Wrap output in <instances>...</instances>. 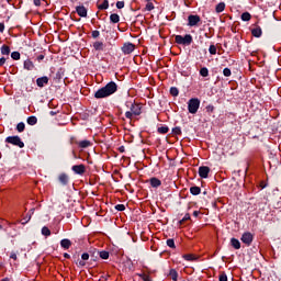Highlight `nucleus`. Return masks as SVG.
<instances>
[{
    "label": "nucleus",
    "mask_w": 281,
    "mask_h": 281,
    "mask_svg": "<svg viewBox=\"0 0 281 281\" xmlns=\"http://www.w3.org/2000/svg\"><path fill=\"white\" fill-rule=\"evenodd\" d=\"M209 53L211 56H216V46L214 44L209 47Z\"/></svg>",
    "instance_id": "ea45409f"
},
{
    "label": "nucleus",
    "mask_w": 281,
    "mask_h": 281,
    "mask_svg": "<svg viewBox=\"0 0 281 281\" xmlns=\"http://www.w3.org/2000/svg\"><path fill=\"white\" fill-rule=\"evenodd\" d=\"M145 10H147V12H151V10H155V4H153V2H148Z\"/></svg>",
    "instance_id": "a18cd8bd"
},
{
    "label": "nucleus",
    "mask_w": 281,
    "mask_h": 281,
    "mask_svg": "<svg viewBox=\"0 0 281 281\" xmlns=\"http://www.w3.org/2000/svg\"><path fill=\"white\" fill-rule=\"evenodd\" d=\"M29 126H36L38 119L36 116H29L26 120Z\"/></svg>",
    "instance_id": "5701e85b"
},
{
    "label": "nucleus",
    "mask_w": 281,
    "mask_h": 281,
    "mask_svg": "<svg viewBox=\"0 0 281 281\" xmlns=\"http://www.w3.org/2000/svg\"><path fill=\"white\" fill-rule=\"evenodd\" d=\"M125 105L134 115H142V105L139 103L126 102Z\"/></svg>",
    "instance_id": "39448f33"
},
{
    "label": "nucleus",
    "mask_w": 281,
    "mask_h": 281,
    "mask_svg": "<svg viewBox=\"0 0 281 281\" xmlns=\"http://www.w3.org/2000/svg\"><path fill=\"white\" fill-rule=\"evenodd\" d=\"M193 41L194 40L191 34H186L184 36L183 35L175 36V42L177 43V45L190 46V45H192Z\"/></svg>",
    "instance_id": "f03ea898"
},
{
    "label": "nucleus",
    "mask_w": 281,
    "mask_h": 281,
    "mask_svg": "<svg viewBox=\"0 0 281 281\" xmlns=\"http://www.w3.org/2000/svg\"><path fill=\"white\" fill-rule=\"evenodd\" d=\"M34 5H36V8H40L41 5V0H33Z\"/></svg>",
    "instance_id": "052dcab7"
},
{
    "label": "nucleus",
    "mask_w": 281,
    "mask_h": 281,
    "mask_svg": "<svg viewBox=\"0 0 281 281\" xmlns=\"http://www.w3.org/2000/svg\"><path fill=\"white\" fill-rule=\"evenodd\" d=\"M58 181L61 186H69V175L63 172L58 176Z\"/></svg>",
    "instance_id": "ddd939ff"
},
{
    "label": "nucleus",
    "mask_w": 281,
    "mask_h": 281,
    "mask_svg": "<svg viewBox=\"0 0 281 281\" xmlns=\"http://www.w3.org/2000/svg\"><path fill=\"white\" fill-rule=\"evenodd\" d=\"M183 258H184V260H188L190 262H192L193 260H196L194 255H184Z\"/></svg>",
    "instance_id": "49530a36"
},
{
    "label": "nucleus",
    "mask_w": 281,
    "mask_h": 281,
    "mask_svg": "<svg viewBox=\"0 0 281 281\" xmlns=\"http://www.w3.org/2000/svg\"><path fill=\"white\" fill-rule=\"evenodd\" d=\"M121 49L125 55L133 54V52H135V44L125 43Z\"/></svg>",
    "instance_id": "9d476101"
},
{
    "label": "nucleus",
    "mask_w": 281,
    "mask_h": 281,
    "mask_svg": "<svg viewBox=\"0 0 281 281\" xmlns=\"http://www.w3.org/2000/svg\"><path fill=\"white\" fill-rule=\"evenodd\" d=\"M89 258H90V255H89V252H83L82 255H81V260H78V262H77V266L78 267H86V265H87V262H85V260H89Z\"/></svg>",
    "instance_id": "dca6fc26"
},
{
    "label": "nucleus",
    "mask_w": 281,
    "mask_h": 281,
    "mask_svg": "<svg viewBox=\"0 0 281 281\" xmlns=\"http://www.w3.org/2000/svg\"><path fill=\"white\" fill-rule=\"evenodd\" d=\"M23 69L25 71H34L36 70V65L34 64V61H32L30 58H26L24 61H23Z\"/></svg>",
    "instance_id": "6e6552de"
},
{
    "label": "nucleus",
    "mask_w": 281,
    "mask_h": 281,
    "mask_svg": "<svg viewBox=\"0 0 281 281\" xmlns=\"http://www.w3.org/2000/svg\"><path fill=\"white\" fill-rule=\"evenodd\" d=\"M186 221H190V213H187L182 220L179 221V225H183Z\"/></svg>",
    "instance_id": "79ce46f5"
},
{
    "label": "nucleus",
    "mask_w": 281,
    "mask_h": 281,
    "mask_svg": "<svg viewBox=\"0 0 281 281\" xmlns=\"http://www.w3.org/2000/svg\"><path fill=\"white\" fill-rule=\"evenodd\" d=\"M16 131L18 133H23V131H25V123L24 122L18 123Z\"/></svg>",
    "instance_id": "72a5a7b5"
},
{
    "label": "nucleus",
    "mask_w": 281,
    "mask_h": 281,
    "mask_svg": "<svg viewBox=\"0 0 281 281\" xmlns=\"http://www.w3.org/2000/svg\"><path fill=\"white\" fill-rule=\"evenodd\" d=\"M2 281H10V278H4L2 279Z\"/></svg>",
    "instance_id": "774afa93"
},
{
    "label": "nucleus",
    "mask_w": 281,
    "mask_h": 281,
    "mask_svg": "<svg viewBox=\"0 0 281 281\" xmlns=\"http://www.w3.org/2000/svg\"><path fill=\"white\" fill-rule=\"evenodd\" d=\"M76 12L78 14V16H81V18H87V8L85 5H78L76 7Z\"/></svg>",
    "instance_id": "4468645a"
},
{
    "label": "nucleus",
    "mask_w": 281,
    "mask_h": 281,
    "mask_svg": "<svg viewBox=\"0 0 281 281\" xmlns=\"http://www.w3.org/2000/svg\"><path fill=\"white\" fill-rule=\"evenodd\" d=\"M109 251L106 250H102V251H99V258H101L102 260H109Z\"/></svg>",
    "instance_id": "2f4dec72"
},
{
    "label": "nucleus",
    "mask_w": 281,
    "mask_h": 281,
    "mask_svg": "<svg viewBox=\"0 0 281 281\" xmlns=\"http://www.w3.org/2000/svg\"><path fill=\"white\" fill-rule=\"evenodd\" d=\"M220 281H227V273L222 272L218 278Z\"/></svg>",
    "instance_id": "8fccbe9b"
},
{
    "label": "nucleus",
    "mask_w": 281,
    "mask_h": 281,
    "mask_svg": "<svg viewBox=\"0 0 281 281\" xmlns=\"http://www.w3.org/2000/svg\"><path fill=\"white\" fill-rule=\"evenodd\" d=\"M200 76H202V78H207V76H210V69H207V67H202L200 69Z\"/></svg>",
    "instance_id": "c85d7f7f"
},
{
    "label": "nucleus",
    "mask_w": 281,
    "mask_h": 281,
    "mask_svg": "<svg viewBox=\"0 0 281 281\" xmlns=\"http://www.w3.org/2000/svg\"><path fill=\"white\" fill-rule=\"evenodd\" d=\"M111 23H120V15L117 13H112L110 15Z\"/></svg>",
    "instance_id": "c756f323"
},
{
    "label": "nucleus",
    "mask_w": 281,
    "mask_h": 281,
    "mask_svg": "<svg viewBox=\"0 0 281 281\" xmlns=\"http://www.w3.org/2000/svg\"><path fill=\"white\" fill-rule=\"evenodd\" d=\"M167 245L170 247V249H175L177 247L175 245V239H172V238L167 239Z\"/></svg>",
    "instance_id": "c03bdc74"
},
{
    "label": "nucleus",
    "mask_w": 281,
    "mask_h": 281,
    "mask_svg": "<svg viewBox=\"0 0 281 281\" xmlns=\"http://www.w3.org/2000/svg\"><path fill=\"white\" fill-rule=\"evenodd\" d=\"M30 221H32V214H26L25 217H23L22 220V225H27V223H30Z\"/></svg>",
    "instance_id": "58836bf2"
},
{
    "label": "nucleus",
    "mask_w": 281,
    "mask_h": 281,
    "mask_svg": "<svg viewBox=\"0 0 281 281\" xmlns=\"http://www.w3.org/2000/svg\"><path fill=\"white\" fill-rule=\"evenodd\" d=\"M36 85L40 87V89H43V87H46V85H49V77L43 76L36 79Z\"/></svg>",
    "instance_id": "f8f14e48"
},
{
    "label": "nucleus",
    "mask_w": 281,
    "mask_h": 281,
    "mask_svg": "<svg viewBox=\"0 0 281 281\" xmlns=\"http://www.w3.org/2000/svg\"><path fill=\"white\" fill-rule=\"evenodd\" d=\"M76 142H78V140H76V137L70 138V144H76Z\"/></svg>",
    "instance_id": "e2e57ef3"
},
{
    "label": "nucleus",
    "mask_w": 281,
    "mask_h": 281,
    "mask_svg": "<svg viewBox=\"0 0 281 281\" xmlns=\"http://www.w3.org/2000/svg\"><path fill=\"white\" fill-rule=\"evenodd\" d=\"M34 212H35V209H31L27 214H31V216H32V214H34Z\"/></svg>",
    "instance_id": "69168bd1"
},
{
    "label": "nucleus",
    "mask_w": 281,
    "mask_h": 281,
    "mask_svg": "<svg viewBox=\"0 0 281 281\" xmlns=\"http://www.w3.org/2000/svg\"><path fill=\"white\" fill-rule=\"evenodd\" d=\"M11 58L13 59V60H21V53H19V52H12L11 53Z\"/></svg>",
    "instance_id": "e433bc0d"
},
{
    "label": "nucleus",
    "mask_w": 281,
    "mask_h": 281,
    "mask_svg": "<svg viewBox=\"0 0 281 281\" xmlns=\"http://www.w3.org/2000/svg\"><path fill=\"white\" fill-rule=\"evenodd\" d=\"M100 36V31H92V38H98Z\"/></svg>",
    "instance_id": "5fc2aeb1"
},
{
    "label": "nucleus",
    "mask_w": 281,
    "mask_h": 281,
    "mask_svg": "<svg viewBox=\"0 0 281 281\" xmlns=\"http://www.w3.org/2000/svg\"><path fill=\"white\" fill-rule=\"evenodd\" d=\"M173 135H181V128L179 126H176L172 128Z\"/></svg>",
    "instance_id": "09e8293b"
},
{
    "label": "nucleus",
    "mask_w": 281,
    "mask_h": 281,
    "mask_svg": "<svg viewBox=\"0 0 281 281\" xmlns=\"http://www.w3.org/2000/svg\"><path fill=\"white\" fill-rule=\"evenodd\" d=\"M240 240L241 243H244L246 247H250L251 244L254 243V234L246 232L241 235Z\"/></svg>",
    "instance_id": "0eeeda50"
},
{
    "label": "nucleus",
    "mask_w": 281,
    "mask_h": 281,
    "mask_svg": "<svg viewBox=\"0 0 281 281\" xmlns=\"http://www.w3.org/2000/svg\"><path fill=\"white\" fill-rule=\"evenodd\" d=\"M241 21H251V13L249 12H244L241 14Z\"/></svg>",
    "instance_id": "c9c22d12"
},
{
    "label": "nucleus",
    "mask_w": 281,
    "mask_h": 281,
    "mask_svg": "<svg viewBox=\"0 0 281 281\" xmlns=\"http://www.w3.org/2000/svg\"><path fill=\"white\" fill-rule=\"evenodd\" d=\"M98 10H109V0H103L101 4H98Z\"/></svg>",
    "instance_id": "7c9ffc66"
},
{
    "label": "nucleus",
    "mask_w": 281,
    "mask_h": 281,
    "mask_svg": "<svg viewBox=\"0 0 281 281\" xmlns=\"http://www.w3.org/2000/svg\"><path fill=\"white\" fill-rule=\"evenodd\" d=\"M0 52H1L2 56H10V46L2 45L0 48Z\"/></svg>",
    "instance_id": "393cba45"
},
{
    "label": "nucleus",
    "mask_w": 281,
    "mask_h": 281,
    "mask_svg": "<svg viewBox=\"0 0 281 281\" xmlns=\"http://www.w3.org/2000/svg\"><path fill=\"white\" fill-rule=\"evenodd\" d=\"M114 93H117V83L115 81H110L94 92V98L95 100H102L104 98H111Z\"/></svg>",
    "instance_id": "f257e3e1"
},
{
    "label": "nucleus",
    "mask_w": 281,
    "mask_h": 281,
    "mask_svg": "<svg viewBox=\"0 0 281 281\" xmlns=\"http://www.w3.org/2000/svg\"><path fill=\"white\" fill-rule=\"evenodd\" d=\"M168 131H170V128H168V126L158 127V133L160 135H166V133H168Z\"/></svg>",
    "instance_id": "4c0bfd02"
},
{
    "label": "nucleus",
    "mask_w": 281,
    "mask_h": 281,
    "mask_svg": "<svg viewBox=\"0 0 281 281\" xmlns=\"http://www.w3.org/2000/svg\"><path fill=\"white\" fill-rule=\"evenodd\" d=\"M210 167L207 166H201L199 167V177H201V179H207V177H210Z\"/></svg>",
    "instance_id": "1a4fd4ad"
},
{
    "label": "nucleus",
    "mask_w": 281,
    "mask_h": 281,
    "mask_svg": "<svg viewBox=\"0 0 281 281\" xmlns=\"http://www.w3.org/2000/svg\"><path fill=\"white\" fill-rule=\"evenodd\" d=\"M76 144L79 145V148H89V146H92L91 140H80V142H76Z\"/></svg>",
    "instance_id": "412c9836"
},
{
    "label": "nucleus",
    "mask_w": 281,
    "mask_h": 281,
    "mask_svg": "<svg viewBox=\"0 0 281 281\" xmlns=\"http://www.w3.org/2000/svg\"><path fill=\"white\" fill-rule=\"evenodd\" d=\"M42 235L43 236H52V231H49V227L43 226L42 227Z\"/></svg>",
    "instance_id": "473e14b6"
},
{
    "label": "nucleus",
    "mask_w": 281,
    "mask_h": 281,
    "mask_svg": "<svg viewBox=\"0 0 281 281\" xmlns=\"http://www.w3.org/2000/svg\"><path fill=\"white\" fill-rule=\"evenodd\" d=\"M193 216H195V217L199 216V211H194Z\"/></svg>",
    "instance_id": "338daca9"
},
{
    "label": "nucleus",
    "mask_w": 281,
    "mask_h": 281,
    "mask_svg": "<svg viewBox=\"0 0 281 281\" xmlns=\"http://www.w3.org/2000/svg\"><path fill=\"white\" fill-rule=\"evenodd\" d=\"M231 245L232 247H234V249H240V240H238L237 238H232L231 239Z\"/></svg>",
    "instance_id": "bb28decb"
},
{
    "label": "nucleus",
    "mask_w": 281,
    "mask_h": 281,
    "mask_svg": "<svg viewBox=\"0 0 281 281\" xmlns=\"http://www.w3.org/2000/svg\"><path fill=\"white\" fill-rule=\"evenodd\" d=\"M72 172H75V175H85V172H87V167L85 165H75L71 167Z\"/></svg>",
    "instance_id": "9b49d317"
},
{
    "label": "nucleus",
    "mask_w": 281,
    "mask_h": 281,
    "mask_svg": "<svg viewBox=\"0 0 281 281\" xmlns=\"http://www.w3.org/2000/svg\"><path fill=\"white\" fill-rule=\"evenodd\" d=\"M60 247H63V249H69V247H71V240L68 238L61 239Z\"/></svg>",
    "instance_id": "4be33fe9"
},
{
    "label": "nucleus",
    "mask_w": 281,
    "mask_h": 281,
    "mask_svg": "<svg viewBox=\"0 0 281 281\" xmlns=\"http://www.w3.org/2000/svg\"><path fill=\"white\" fill-rule=\"evenodd\" d=\"M169 277L171 280L177 281L179 280V272H177L175 269H170Z\"/></svg>",
    "instance_id": "cd10ccee"
},
{
    "label": "nucleus",
    "mask_w": 281,
    "mask_h": 281,
    "mask_svg": "<svg viewBox=\"0 0 281 281\" xmlns=\"http://www.w3.org/2000/svg\"><path fill=\"white\" fill-rule=\"evenodd\" d=\"M251 34L255 38H260V36H262V29L260 26L251 29Z\"/></svg>",
    "instance_id": "aec40b11"
},
{
    "label": "nucleus",
    "mask_w": 281,
    "mask_h": 281,
    "mask_svg": "<svg viewBox=\"0 0 281 281\" xmlns=\"http://www.w3.org/2000/svg\"><path fill=\"white\" fill-rule=\"evenodd\" d=\"M104 47H106V45L100 41L93 43V48L95 52H104Z\"/></svg>",
    "instance_id": "6ab92c4d"
},
{
    "label": "nucleus",
    "mask_w": 281,
    "mask_h": 281,
    "mask_svg": "<svg viewBox=\"0 0 281 281\" xmlns=\"http://www.w3.org/2000/svg\"><path fill=\"white\" fill-rule=\"evenodd\" d=\"M139 278H140L143 281H153V279H150V276H148V274H146V273L139 274Z\"/></svg>",
    "instance_id": "37998d69"
},
{
    "label": "nucleus",
    "mask_w": 281,
    "mask_h": 281,
    "mask_svg": "<svg viewBox=\"0 0 281 281\" xmlns=\"http://www.w3.org/2000/svg\"><path fill=\"white\" fill-rule=\"evenodd\" d=\"M88 254L93 262H97L98 258H100V250L98 249L89 250Z\"/></svg>",
    "instance_id": "f3484780"
},
{
    "label": "nucleus",
    "mask_w": 281,
    "mask_h": 281,
    "mask_svg": "<svg viewBox=\"0 0 281 281\" xmlns=\"http://www.w3.org/2000/svg\"><path fill=\"white\" fill-rule=\"evenodd\" d=\"M223 76H225V78H229V76H232V69L224 68L223 69Z\"/></svg>",
    "instance_id": "a19ab883"
},
{
    "label": "nucleus",
    "mask_w": 281,
    "mask_h": 281,
    "mask_svg": "<svg viewBox=\"0 0 281 281\" xmlns=\"http://www.w3.org/2000/svg\"><path fill=\"white\" fill-rule=\"evenodd\" d=\"M64 258H66L67 260H69V258H71V255H70V254L65 252V254H64Z\"/></svg>",
    "instance_id": "680f3d73"
},
{
    "label": "nucleus",
    "mask_w": 281,
    "mask_h": 281,
    "mask_svg": "<svg viewBox=\"0 0 281 281\" xmlns=\"http://www.w3.org/2000/svg\"><path fill=\"white\" fill-rule=\"evenodd\" d=\"M148 182L150 183L151 188H160L161 186V180L156 177L150 178Z\"/></svg>",
    "instance_id": "a211bd4d"
},
{
    "label": "nucleus",
    "mask_w": 281,
    "mask_h": 281,
    "mask_svg": "<svg viewBox=\"0 0 281 281\" xmlns=\"http://www.w3.org/2000/svg\"><path fill=\"white\" fill-rule=\"evenodd\" d=\"M225 11V2H220L218 4H216L215 7V12L217 14H221V12Z\"/></svg>",
    "instance_id": "a878e982"
},
{
    "label": "nucleus",
    "mask_w": 281,
    "mask_h": 281,
    "mask_svg": "<svg viewBox=\"0 0 281 281\" xmlns=\"http://www.w3.org/2000/svg\"><path fill=\"white\" fill-rule=\"evenodd\" d=\"M116 8H117V10H122V8H124V1H117Z\"/></svg>",
    "instance_id": "864d4df0"
},
{
    "label": "nucleus",
    "mask_w": 281,
    "mask_h": 281,
    "mask_svg": "<svg viewBox=\"0 0 281 281\" xmlns=\"http://www.w3.org/2000/svg\"><path fill=\"white\" fill-rule=\"evenodd\" d=\"M37 63H42V60H45V55H38L36 57Z\"/></svg>",
    "instance_id": "6e6d98bb"
},
{
    "label": "nucleus",
    "mask_w": 281,
    "mask_h": 281,
    "mask_svg": "<svg viewBox=\"0 0 281 281\" xmlns=\"http://www.w3.org/2000/svg\"><path fill=\"white\" fill-rule=\"evenodd\" d=\"M133 115H135V114L133 112H131V111L125 112V117L127 120H133Z\"/></svg>",
    "instance_id": "3c124183"
},
{
    "label": "nucleus",
    "mask_w": 281,
    "mask_h": 281,
    "mask_svg": "<svg viewBox=\"0 0 281 281\" xmlns=\"http://www.w3.org/2000/svg\"><path fill=\"white\" fill-rule=\"evenodd\" d=\"M124 150H125L124 146L119 147L120 153H124Z\"/></svg>",
    "instance_id": "0e129e2a"
},
{
    "label": "nucleus",
    "mask_w": 281,
    "mask_h": 281,
    "mask_svg": "<svg viewBox=\"0 0 281 281\" xmlns=\"http://www.w3.org/2000/svg\"><path fill=\"white\" fill-rule=\"evenodd\" d=\"M63 78H65V70H63V68H59V69L57 70V72L55 74L53 80H54L55 82H60V80H61Z\"/></svg>",
    "instance_id": "2eb2a0df"
},
{
    "label": "nucleus",
    "mask_w": 281,
    "mask_h": 281,
    "mask_svg": "<svg viewBox=\"0 0 281 281\" xmlns=\"http://www.w3.org/2000/svg\"><path fill=\"white\" fill-rule=\"evenodd\" d=\"M5 31V24L3 22L0 23V33Z\"/></svg>",
    "instance_id": "13d9d810"
},
{
    "label": "nucleus",
    "mask_w": 281,
    "mask_h": 281,
    "mask_svg": "<svg viewBox=\"0 0 281 281\" xmlns=\"http://www.w3.org/2000/svg\"><path fill=\"white\" fill-rule=\"evenodd\" d=\"M206 113H214V105H212V104L207 105Z\"/></svg>",
    "instance_id": "603ef678"
},
{
    "label": "nucleus",
    "mask_w": 281,
    "mask_h": 281,
    "mask_svg": "<svg viewBox=\"0 0 281 281\" xmlns=\"http://www.w3.org/2000/svg\"><path fill=\"white\" fill-rule=\"evenodd\" d=\"M10 258H11L12 260H18L16 252L12 251L11 255H10Z\"/></svg>",
    "instance_id": "4d7b16f0"
},
{
    "label": "nucleus",
    "mask_w": 281,
    "mask_h": 281,
    "mask_svg": "<svg viewBox=\"0 0 281 281\" xmlns=\"http://www.w3.org/2000/svg\"><path fill=\"white\" fill-rule=\"evenodd\" d=\"M5 57L0 58V67H3V65H5Z\"/></svg>",
    "instance_id": "bf43d9fd"
},
{
    "label": "nucleus",
    "mask_w": 281,
    "mask_h": 281,
    "mask_svg": "<svg viewBox=\"0 0 281 281\" xmlns=\"http://www.w3.org/2000/svg\"><path fill=\"white\" fill-rule=\"evenodd\" d=\"M170 95H172L173 98H177V95H179V88L171 87L170 88Z\"/></svg>",
    "instance_id": "f704fd0d"
},
{
    "label": "nucleus",
    "mask_w": 281,
    "mask_h": 281,
    "mask_svg": "<svg viewBox=\"0 0 281 281\" xmlns=\"http://www.w3.org/2000/svg\"><path fill=\"white\" fill-rule=\"evenodd\" d=\"M199 106H201V100L199 98H192L188 101V111L191 115H195L199 112Z\"/></svg>",
    "instance_id": "7ed1b4c3"
},
{
    "label": "nucleus",
    "mask_w": 281,
    "mask_h": 281,
    "mask_svg": "<svg viewBox=\"0 0 281 281\" xmlns=\"http://www.w3.org/2000/svg\"><path fill=\"white\" fill-rule=\"evenodd\" d=\"M115 210H117V212H124V210H126V206L124 204H116Z\"/></svg>",
    "instance_id": "de8ad7c7"
},
{
    "label": "nucleus",
    "mask_w": 281,
    "mask_h": 281,
    "mask_svg": "<svg viewBox=\"0 0 281 281\" xmlns=\"http://www.w3.org/2000/svg\"><path fill=\"white\" fill-rule=\"evenodd\" d=\"M7 144H12V146H18V148H25V143L21 140L20 136H9L5 138Z\"/></svg>",
    "instance_id": "20e7f679"
},
{
    "label": "nucleus",
    "mask_w": 281,
    "mask_h": 281,
    "mask_svg": "<svg viewBox=\"0 0 281 281\" xmlns=\"http://www.w3.org/2000/svg\"><path fill=\"white\" fill-rule=\"evenodd\" d=\"M190 193L193 196H199V194H201V187H191L190 188Z\"/></svg>",
    "instance_id": "b1692460"
},
{
    "label": "nucleus",
    "mask_w": 281,
    "mask_h": 281,
    "mask_svg": "<svg viewBox=\"0 0 281 281\" xmlns=\"http://www.w3.org/2000/svg\"><path fill=\"white\" fill-rule=\"evenodd\" d=\"M200 23H201V16L200 15L190 14L188 16L189 27H196V26H199Z\"/></svg>",
    "instance_id": "423d86ee"
}]
</instances>
